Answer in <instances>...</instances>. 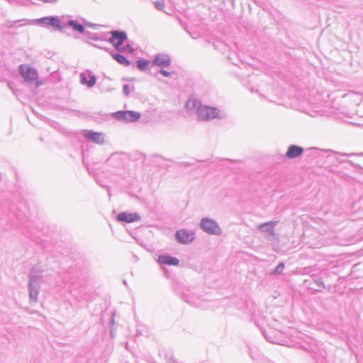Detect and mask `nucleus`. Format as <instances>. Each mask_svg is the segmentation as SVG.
Segmentation results:
<instances>
[{"label": "nucleus", "mask_w": 363, "mask_h": 363, "mask_svg": "<svg viewBox=\"0 0 363 363\" xmlns=\"http://www.w3.org/2000/svg\"><path fill=\"white\" fill-rule=\"evenodd\" d=\"M267 225H270L272 228H273L274 226V223L273 222H270L269 223H264L263 225H259V228L262 229V228H264V227H265Z\"/></svg>", "instance_id": "6ab92c4d"}, {"label": "nucleus", "mask_w": 363, "mask_h": 363, "mask_svg": "<svg viewBox=\"0 0 363 363\" xmlns=\"http://www.w3.org/2000/svg\"><path fill=\"white\" fill-rule=\"evenodd\" d=\"M127 48L128 49V51H130V52L133 51V49L130 47L127 46Z\"/></svg>", "instance_id": "b1692460"}, {"label": "nucleus", "mask_w": 363, "mask_h": 363, "mask_svg": "<svg viewBox=\"0 0 363 363\" xmlns=\"http://www.w3.org/2000/svg\"><path fill=\"white\" fill-rule=\"evenodd\" d=\"M154 64L159 67H167L171 64V59L166 54H158L155 58Z\"/></svg>", "instance_id": "9d476101"}, {"label": "nucleus", "mask_w": 363, "mask_h": 363, "mask_svg": "<svg viewBox=\"0 0 363 363\" xmlns=\"http://www.w3.org/2000/svg\"><path fill=\"white\" fill-rule=\"evenodd\" d=\"M138 67L140 70H144L147 69V66L149 65V61L145 60H139L137 62Z\"/></svg>", "instance_id": "f3484780"}, {"label": "nucleus", "mask_w": 363, "mask_h": 363, "mask_svg": "<svg viewBox=\"0 0 363 363\" xmlns=\"http://www.w3.org/2000/svg\"><path fill=\"white\" fill-rule=\"evenodd\" d=\"M111 35L112 37L110 38L109 42L113 45L116 50H125V48H121V45L127 39L125 33L119 31H113Z\"/></svg>", "instance_id": "423d86ee"}, {"label": "nucleus", "mask_w": 363, "mask_h": 363, "mask_svg": "<svg viewBox=\"0 0 363 363\" xmlns=\"http://www.w3.org/2000/svg\"><path fill=\"white\" fill-rule=\"evenodd\" d=\"M201 228L209 234L220 233V228L218 223L210 218H203L201 222Z\"/></svg>", "instance_id": "39448f33"}, {"label": "nucleus", "mask_w": 363, "mask_h": 363, "mask_svg": "<svg viewBox=\"0 0 363 363\" xmlns=\"http://www.w3.org/2000/svg\"><path fill=\"white\" fill-rule=\"evenodd\" d=\"M158 262L160 264L177 266L179 264V260L173 257L168 255H161L158 257Z\"/></svg>", "instance_id": "ddd939ff"}, {"label": "nucleus", "mask_w": 363, "mask_h": 363, "mask_svg": "<svg viewBox=\"0 0 363 363\" xmlns=\"http://www.w3.org/2000/svg\"><path fill=\"white\" fill-rule=\"evenodd\" d=\"M340 155H342V156H347V155H347V154H346V153H342V154H340ZM352 155V154H351L350 155Z\"/></svg>", "instance_id": "393cba45"}, {"label": "nucleus", "mask_w": 363, "mask_h": 363, "mask_svg": "<svg viewBox=\"0 0 363 363\" xmlns=\"http://www.w3.org/2000/svg\"><path fill=\"white\" fill-rule=\"evenodd\" d=\"M20 74L23 79L29 83H35L36 86H40L41 82L38 81V74L37 70L28 65H21L18 67Z\"/></svg>", "instance_id": "f03ea898"}, {"label": "nucleus", "mask_w": 363, "mask_h": 363, "mask_svg": "<svg viewBox=\"0 0 363 363\" xmlns=\"http://www.w3.org/2000/svg\"><path fill=\"white\" fill-rule=\"evenodd\" d=\"M123 90L125 92L126 95H128V85H125L123 86Z\"/></svg>", "instance_id": "4be33fe9"}, {"label": "nucleus", "mask_w": 363, "mask_h": 363, "mask_svg": "<svg viewBox=\"0 0 363 363\" xmlns=\"http://www.w3.org/2000/svg\"><path fill=\"white\" fill-rule=\"evenodd\" d=\"M160 73L164 77H169L170 75V73L165 70H161Z\"/></svg>", "instance_id": "412c9836"}, {"label": "nucleus", "mask_w": 363, "mask_h": 363, "mask_svg": "<svg viewBox=\"0 0 363 363\" xmlns=\"http://www.w3.org/2000/svg\"><path fill=\"white\" fill-rule=\"evenodd\" d=\"M303 152V150L302 147L296 145H291L288 148L286 155L287 157L292 159L300 156Z\"/></svg>", "instance_id": "f8f14e48"}, {"label": "nucleus", "mask_w": 363, "mask_h": 363, "mask_svg": "<svg viewBox=\"0 0 363 363\" xmlns=\"http://www.w3.org/2000/svg\"><path fill=\"white\" fill-rule=\"evenodd\" d=\"M176 238L179 242L186 244L194 240V233L186 230H181L177 232Z\"/></svg>", "instance_id": "0eeeda50"}, {"label": "nucleus", "mask_w": 363, "mask_h": 363, "mask_svg": "<svg viewBox=\"0 0 363 363\" xmlns=\"http://www.w3.org/2000/svg\"><path fill=\"white\" fill-rule=\"evenodd\" d=\"M155 5L156 8L160 10H162L164 9V4L162 2L156 1L155 3Z\"/></svg>", "instance_id": "a211bd4d"}, {"label": "nucleus", "mask_w": 363, "mask_h": 363, "mask_svg": "<svg viewBox=\"0 0 363 363\" xmlns=\"http://www.w3.org/2000/svg\"><path fill=\"white\" fill-rule=\"evenodd\" d=\"M113 116L116 119L126 123L135 122L140 118V113L133 111H118Z\"/></svg>", "instance_id": "20e7f679"}, {"label": "nucleus", "mask_w": 363, "mask_h": 363, "mask_svg": "<svg viewBox=\"0 0 363 363\" xmlns=\"http://www.w3.org/2000/svg\"><path fill=\"white\" fill-rule=\"evenodd\" d=\"M84 136L97 144H103L104 143V136L102 133L99 132H92V131H85L84 133Z\"/></svg>", "instance_id": "6e6552de"}, {"label": "nucleus", "mask_w": 363, "mask_h": 363, "mask_svg": "<svg viewBox=\"0 0 363 363\" xmlns=\"http://www.w3.org/2000/svg\"><path fill=\"white\" fill-rule=\"evenodd\" d=\"M340 153L332 151L331 150H320L319 149V158L323 157L326 155V160L323 161L322 166L325 169H328L332 171L330 167L332 166H337L339 163L337 155Z\"/></svg>", "instance_id": "7ed1b4c3"}, {"label": "nucleus", "mask_w": 363, "mask_h": 363, "mask_svg": "<svg viewBox=\"0 0 363 363\" xmlns=\"http://www.w3.org/2000/svg\"><path fill=\"white\" fill-rule=\"evenodd\" d=\"M117 218L118 220L125 223H133L140 220V217L135 213L123 212L118 215Z\"/></svg>", "instance_id": "1a4fd4ad"}, {"label": "nucleus", "mask_w": 363, "mask_h": 363, "mask_svg": "<svg viewBox=\"0 0 363 363\" xmlns=\"http://www.w3.org/2000/svg\"><path fill=\"white\" fill-rule=\"evenodd\" d=\"M326 155H325L323 157H320V158H319V161H320V160H323V161H325V160H326Z\"/></svg>", "instance_id": "5701e85b"}, {"label": "nucleus", "mask_w": 363, "mask_h": 363, "mask_svg": "<svg viewBox=\"0 0 363 363\" xmlns=\"http://www.w3.org/2000/svg\"><path fill=\"white\" fill-rule=\"evenodd\" d=\"M80 82L82 84H86L88 87L93 86L96 83V78L94 76H91L89 79H86L84 74H81Z\"/></svg>", "instance_id": "4468645a"}, {"label": "nucleus", "mask_w": 363, "mask_h": 363, "mask_svg": "<svg viewBox=\"0 0 363 363\" xmlns=\"http://www.w3.org/2000/svg\"><path fill=\"white\" fill-rule=\"evenodd\" d=\"M186 108L188 110H196L201 120L216 118L218 113L217 109L203 106L201 101L196 99H189L186 104Z\"/></svg>", "instance_id": "f257e3e1"}, {"label": "nucleus", "mask_w": 363, "mask_h": 363, "mask_svg": "<svg viewBox=\"0 0 363 363\" xmlns=\"http://www.w3.org/2000/svg\"><path fill=\"white\" fill-rule=\"evenodd\" d=\"M39 23H43L45 25L51 26L55 28H61L60 20L53 16L45 17L37 20Z\"/></svg>", "instance_id": "9b49d317"}, {"label": "nucleus", "mask_w": 363, "mask_h": 363, "mask_svg": "<svg viewBox=\"0 0 363 363\" xmlns=\"http://www.w3.org/2000/svg\"><path fill=\"white\" fill-rule=\"evenodd\" d=\"M113 58L120 64L128 66L129 65V61L123 56L119 54H116L113 55Z\"/></svg>", "instance_id": "dca6fc26"}, {"label": "nucleus", "mask_w": 363, "mask_h": 363, "mask_svg": "<svg viewBox=\"0 0 363 363\" xmlns=\"http://www.w3.org/2000/svg\"><path fill=\"white\" fill-rule=\"evenodd\" d=\"M68 24L72 26L74 30L81 33H83L84 32V28L82 25L81 24H79L77 23H76L75 21H69Z\"/></svg>", "instance_id": "2eb2a0df"}, {"label": "nucleus", "mask_w": 363, "mask_h": 363, "mask_svg": "<svg viewBox=\"0 0 363 363\" xmlns=\"http://www.w3.org/2000/svg\"><path fill=\"white\" fill-rule=\"evenodd\" d=\"M284 264H280L276 269V272H281V270L284 269Z\"/></svg>", "instance_id": "aec40b11"}]
</instances>
